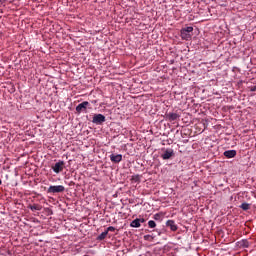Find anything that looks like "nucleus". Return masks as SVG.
<instances>
[{"mask_svg": "<svg viewBox=\"0 0 256 256\" xmlns=\"http://www.w3.org/2000/svg\"><path fill=\"white\" fill-rule=\"evenodd\" d=\"M87 107H89V102L84 101L76 106V111L78 113H83V112L87 111Z\"/></svg>", "mask_w": 256, "mask_h": 256, "instance_id": "5", "label": "nucleus"}, {"mask_svg": "<svg viewBox=\"0 0 256 256\" xmlns=\"http://www.w3.org/2000/svg\"><path fill=\"white\" fill-rule=\"evenodd\" d=\"M132 179L137 183V181H139V176H133Z\"/></svg>", "mask_w": 256, "mask_h": 256, "instance_id": "18", "label": "nucleus"}, {"mask_svg": "<svg viewBox=\"0 0 256 256\" xmlns=\"http://www.w3.org/2000/svg\"><path fill=\"white\" fill-rule=\"evenodd\" d=\"M65 191V186L57 185V186H50L47 190L48 193H63Z\"/></svg>", "mask_w": 256, "mask_h": 256, "instance_id": "2", "label": "nucleus"}, {"mask_svg": "<svg viewBox=\"0 0 256 256\" xmlns=\"http://www.w3.org/2000/svg\"><path fill=\"white\" fill-rule=\"evenodd\" d=\"M65 167L64 161H58L54 166H52V170L54 173H61Z\"/></svg>", "mask_w": 256, "mask_h": 256, "instance_id": "4", "label": "nucleus"}, {"mask_svg": "<svg viewBox=\"0 0 256 256\" xmlns=\"http://www.w3.org/2000/svg\"><path fill=\"white\" fill-rule=\"evenodd\" d=\"M106 119L103 114H95L92 119V123L95 125H101V123H105Z\"/></svg>", "mask_w": 256, "mask_h": 256, "instance_id": "3", "label": "nucleus"}, {"mask_svg": "<svg viewBox=\"0 0 256 256\" xmlns=\"http://www.w3.org/2000/svg\"><path fill=\"white\" fill-rule=\"evenodd\" d=\"M139 221H140V224L145 223V219H143V218L139 219Z\"/></svg>", "mask_w": 256, "mask_h": 256, "instance_id": "20", "label": "nucleus"}, {"mask_svg": "<svg viewBox=\"0 0 256 256\" xmlns=\"http://www.w3.org/2000/svg\"><path fill=\"white\" fill-rule=\"evenodd\" d=\"M180 33L182 39H184L185 41H189V39L191 38V33H193V27L188 26L186 28H182Z\"/></svg>", "mask_w": 256, "mask_h": 256, "instance_id": "1", "label": "nucleus"}, {"mask_svg": "<svg viewBox=\"0 0 256 256\" xmlns=\"http://www.w3.org/2000/svg\"><path fill=\"white\" fill-rule=\"evenodd\" d=\"M110 161H112V163H121V161H123V155H121V154H111L110 155Z\"/></svg>", "mask_w": 256, "mask_h": 256, "instance_id": "7", "label": "nucleus"}, {"mask_svg": "<svg viewBox=\"0 0 256 256\" xmlns=\"http://www.w3.org/2000/svg\"><path fill=\"white\" fill-rule=\"evenodd\" d=\"M130 227H133V228H136V229L141 227V220H139V218H136L135 220H133L130 223Z\"/></svg>", "mask_w": 256, "mask_h": 256, "instance_id": "11", "label": "nucleus"}, {"mask_svg": "<svg viewBox=\"0 0 256 256\" xmlns=\"http://www.w3.org/2000/svg\"><path fill=\"white\" fill-rule=\"evenodd\" d=\"M31 211H41V207L37 204L30 206Z\"/></svg>", "mask_w": 256, "mask_h": 256, "instance_id": "14", "label": "nucleus"}, {"mask_svg": "<svg viewBox=\"0 0 256 256\" xmlns=\"http://www.w3.org/2000/svg\"><path fill=\"white\" fill-rule=\"evenodd\" d=\"M168 121H177V119H179V114L177 113H168L166 115Z\"/></svg>", "mask_w": 256, "mask_h": 256, "instance_id": "10", "label": "nucleus"}, {"mask_svg": "<svg viewBox=\"0 0 256 256\" xmlns=\"http://www.w3.org/2000/svg\"><path fill=\"white\" fill-rule=\"evenodd\" d=\"M2 181L0 180V185H1Z\"/></svg>", "mask_w": 256, "mask_h": 256, "instance_id": "21", "label": "nucleus"}, {"mask_svg": "<svg viewBox=\"0 0 256 256\" xmlns=\"http://www.w3.org/2000/svg\"><path fill=\"white\" fill-rule=\"evenodd\" d=\"M243 247H249V242L247 240L242 241Z\"/></svg>", "mask_w": 256, "mask_h": 256, "instance_id": "16", "label": "nucleus"}, {"mask_svg": "<svg viewBox=\"0 0 256 256\" xmlns=\"http://www.w3.org/2000/svg\"><path fill=\"white\" fill-rule=\"evenodd\" d=\"M166 226H168L171 229V231H177L178 229L177 224H175V221L173 220H168L166 222Z\"/></svg>", "mask_w": 256, "mask_h": 256, "instance_id": "8", "label": "nucleus"}, {"mask_svg": "<svg viewBox=\"0 0 256 256\" xmlns=\"http://www.w3.org/2000/svg\"><path fill=\"white\" fill-rule=\"evenodd\" d=\"M240 207H241V209H243V211H248L249 204L248 203H242Z\"/></svg>", "mask_w": 256, "mask_h": 256, "instance_id": "15", "label": "nucleus"}, {"mask_svg": "<svg viewBox=\"0 0 256 256\" xmlns=\"http://www.w3.org/2000/svg\"><path fill=\"white\" fill-rule=\"evenodd\" d=\"M148 227H150V229H155L157 227V223H155L153 220H150L148 221Z\"/></svg>", "mask_w": 256, "mask_h": 256, "instance_id": "12", "label": "nucleus"}, {"mask_svg": "<svg viewBox=\"0 0 256 256\" xmlns=\"http://www.w3.org/2000/svg\"><path fill=\"white\" fill-rule=\"evenodd\" d=\"M159 217H160L159 214L154 215V219H156V220L159 219Z\"/></svg>", "mask_w": 256, "mask_h": 256, "instance_id": "19", "label": "nucleus"}, {"mask_svg": "<svg viewBox=\"0 0 256 256\" xmlns=\"http://www.w3.org/2000/svg\"><path fill=\"white\" fill-rule=\"evenodd\" d=\"M173 155H175L173 149H166L164 150V153L161 155V157L164 159V161H167V159H171Z\"/></svg>", "mask_w": 256, "mask_h": 256, "instance_id": "6", "label": "nucleus"}, {"mask_svg": "<svg viewBox=\"0 0 256 256\" xmlns=\"http://www.w3.org/2000/svg\"><path fill=\"white\" fill-rule=\"evenodd\" d=\"M235 155H237V151L235 150H228L224 152V156L227 157V159H233V157H235Z\"/></svg>", "mask_w": 256, "mask_h": 256, "instance_id": "9", "label": "nucleus"}, {"mask_svg": "<svg viewBox=\"0 0 256 256\" xmlns=\"http://www.w3.org/2000/svg\"><path fill=\"white\" fill-rule=\"evenodd\" d=\"M106 231H107V233L109 234V231H111V232L115 231V227L110 226V227L107 228Z\"/></svg>", "mask_w": 256, "mask_h": 256, "instance_id": "17", "label": "nucleus"}, {"mask_svg": "<svg viewBox=\"0 0 256 256\" xmlns=\"http://www.w3.org/2000/svg\"><path fill=\"white\" fill-rule=\"evenodd\" d=\"M108 233L107 231L102 232L99 236L98 239L99 241H103V239H105L107 237Z\"/></svg>", "mask_w": 256, "mask_h": 256, "instance_id": "13", "label": "nucleus"}]
</instances>
